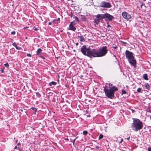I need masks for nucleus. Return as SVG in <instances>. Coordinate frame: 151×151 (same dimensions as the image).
<instances>
[{"label": "nucleus", "mask_w": 151, "mask_h": 151, "mask_svg": "<svg viewBox=\"0 0 151 151\" xmlns=\"http://www.w3.org/2000/svg\"><path fill=\"white\" fill-rule=\"evenodd\" d=\"M15 33H16L14 31H13L12 32H11V34L12 35H14L15 34Z\"/></svg>", "instance_id": "nucleus-24"}, {"label": "nucleus", "mask_w": 151, "mask_h": 151, "mask_svg": "<svg viewBox=\"0 0 151 151\" xmlns=\"http://www.w3.org/2000/svg\"><path fill=\"white\" fill-rule=\"evenodd\" d=\"M107 86L104 87V91L106 96L109 98L112 99L114 97V93L118 90V89L115 86L109 87V89L107 88Z\"/></svg>", "instance_id": "nucleus-3"}, {"label": "nucleus", "mask_w": 151, "mask_h": 151, "mask_svg": "<svg viewBox=\"0 0 151 151\" xmlns=\"http://www.w3.org/2000/svg\"><path fill=\"white\" fill-rule=\"evenodd\" d=\"M132 119L133 122L131 127L133 131L137 132L142 128L143 124L142 122L138 119L132 118Z\"/></svg>", "instance_id": "nucleus-2"}, {"label": "nucleus", "mask_w": 151, "mask_h": 151, "mask_svg": "<svg viewBox=\"0 0 151 151\" xmlns=\"http://www.w3.org/2000/svg\"><path fill=\"white\" fill-rule=\"evenodd\" d=\"M73 18L75 19V20L77 22H79V19L78 17L76 16L73 17Z\"/></svg>", "instance_id": "nucleus-17"}, {"label": "nucleus", "mask_w": 151, "mask_h": 151, "mask_svg": "<svg viewBox=\"0 0 151 151\" xmlns=\"http://www.w3.org/2000/svg\"><path fill=\"white\" fill-rule=\"evenodd\" d=\"M77 138V137H76V138L74 139L73 141V144L74 145V144L75 141L76 139Z\"/></svg>", "instance_id": "nucleus-29"}, {"label": "nucleus", "mask_w": 151, "mask_h": 151, "mask_svg": "<svg viewBox=\"0 0 151 151\" xmlns=\"http://www.w3.org/2000/svg\"><path fill=\"white\" fill-rule=\"evenodd\" d=\"M123 141V139H121L119 143H122V142Z\"/></svg>", "instance_id": "nucleus-34"}, {"label": "nucleus", "mask_w": 151, "mask_h": 151, "mask_svg": "<svg viewBox=\"0 0 151 151\" xmlns=\"http://www.w3.org/2000/svg\"><path fill=\"white\" fill-rule=\"evenodd\" d=\"M143 5V3H141V5H140V7L142 8V6Z\"/></svg>", "instance_id": "nucleus-26"}, {"label": "nucleus", "mask_w": 151, "mask_h": 151, "mask_svg": "<svg viewBox=\"0 0 151 151\" xmlns=\"http://www.w3.org/2000/svg\"><path fill=\"white\" fill-rule=\"evenodd\" d=\"M4 65L6 68H8L9 66V65L8 63L5 64Z\"/></svg>", "instance_id": "nucleus-22"}, {"label": "nucleus", "mask_w": 151, "mask_h": 151, "mask_svg": "<svg viewBox=\"0 0 151 151\" xmlns=\"http://www.w3.org/2000/svg\"><path fill=\"white\" fill-rule=\"evenodd\" d=\"M0 71L1 73H3L4 72V70L3 69H1Z\"/></svg>", "instance_id": "nucleus-28"}, {"label": "nucleus", "mask_w": 151, "mask_h": 151, "mask_svg": "<svg viewBox=\"0 0 151 151\" xmlns=\"http://www.w3.org/2000/svg\"><path fill=\"white\" fill-rule=\"evenodd\" d=\"M109 85L111 86H112V84H109Z\"/></svg>", "instance_id": "nucleus-48"}, {"label": "nucleus", "mask_w": 151, "mask_h": 151, "mask_svg": "<svg viewBox=\"0 0 151 151\" xmlns=\"http://www.w3.org/2000/svg\"><path fill=\"white\" fill-rule=\"evenodd\" d=\"M81 51L83 55L90 58L99 57L105 55L107 53L108 50L107 47L106 46L100 48L97 50L95 49H91L90 47L87 48L86 46L83 45L81 47Z\"/></svg>", "instance_id": "nucleus-1"}, {"label": "nucleus", "mask_w": 151, "mask_h": 151, "mask_svg": "<svg viewBox=\"0 0 151 151\" xmlns=\"http://www.w3.org/2000/svg\"><path fill=\"white\" fill-rule=\"evenodd\" d=\"M20 109V111H21L22 112L23 111V109H22V108H21Z\"/></svg>", "instance_id": "nucleus-36"}, {"label": "nucleus", "mask_w": 151, "mask_h": 151, "mask_svg": "<svg viewBox=\"0 0 151 151\" xmlns=\"http://www.w3.org/2000/svg\"><path fill=\"white\" fill-rule=\"evenodd\" d=\"M33 29L35 31H37L38 29L36 28L35 27H34V28H33Z\"/></svg>", "instance_id": "nucleus-27"}, {"label": "nucleus", "mask_w": 151, "mask_h": 151, "mask_svg": "<svg viewBox=\"0 0 151 151\" xmlns=\"http://www.w3.org/2000/svg\"><path fill=\"white\" fill-rule=\"evenodd\" d=\"M113 47L115 49H116L117 48V47L116 46H113Z\"/></svg>", "instance_id": "nucleus-33"}, {"label": "nucleus", "mask_w": 151, "mask_h": 151, "mask_svg": "<svg viewBox=\"0 0 151 151\" xmlns=\"http://www.w3.org/2000/svg\"><path fill=\"white\" fill-rule=\"evenodd\" d=\"M87 116H89L88 115Z\"/></svg>", "instance_id": "nucleus-55"}, {"label": "nucleus", "mask_w": 151, "mask_h": 151, "mask_svg": "<svg viewBox=\"0 0 151 151\" xmlns=\"http://www.w3.org/2000/svg\"><path fill=\"white\" fill-rule=\"evenodd\" d=\"M42 58H43V59H45V58H44V57L42 56H41L40 57Z\"/></svg>", "instance_id": "nucleus-40"}, {"label": "nucleus", "mask_w": 151, "mask_h": 151, "mask_svg": "<svg viewBox=\"0 0 151 151\" xmlns=\"http://www.w3.org/2000/svg\"><path fill=\"white\" fill-rule=\"evenodd\" d=\"M65 139V140H69L68 138H66Z\"/></svg>", "instance_id": "nucleus-46"}, {"label": "nucleus", "mask_w": 151, "mask_h": 151, "mask_svg": "<svg viewBox=\"0 0 151 151\" xmlns=\"http://www.w3.org/2000/svg\"><path fill=\"white\" fill-rule=\"evenodd\" d=\"M12 45L15 47L17 49L19 50L20 49V47H18L16 44V43L14 42L12 44Z\"/></svg>", "instance_id": "nucleus-14"}, {"label": "nucleus", "mask_w": 151, "mask_h": 151, "mask_svg": "<svg viewBox=\"0 0 151 151\" xmlns=\"http://www.w3.org/2000/svg\"><path fill=\"white\" fill-rule=\"evenodd\" d=\"M107 27H111V26L110 25H109V24H108V25H107Z\"/></svg>", "instance_id": "nucleus-42"}, {"label": "nucleus", "mask_w": 151, "mask_h": 151, "mask_svg": "<svg viewBox=\"0 0 151 151\" xmlns=\"http://www.w3.org/2000/svg\"><path fill=\"white\" fill-rule=\"evenodd\" d=\"M137 91L139 93V92H142L141 91H142V88H138L137 90Z\"/></svg>", "instance_id": "nucleus-18"}, {"label": "nucleus", "mask_w": 151, "mask_h": 151, "mask_svg": "<svg viewBox=\"0 0 151 151\" xmlns=\"http://www.w3.org/2000/svg\"><path fill=\"white\" fill-rule=\"evenodd\" d=\"M27 56L29 57H31V55L30 54H29V53H27Z\"/></svg>", "instance_id": "nucleus-25"}, {"label": "nucleus", "mask_w": 151, "mask_h": 151, "mask_svg": "<svg viewBox=\"0 0 151 151\" xmlns=\"http://www.w3.org/2000/svg\"><path fill=\"white\" fill-rule=\"evenodd\" d=\"M148 151H151V147L148 148Z\"/></svg>", "instance_id": "nucleus-30"}, {"label": "nucleus", "mask_w": 151, "mask_h": 151, "mask_svg": "<svg viewBox=\"0 0 151 151\" xmlns=\"http://www.w3.org/2000/svg\"><path fill=\"white\" fill-rule=\"evenodd\" d=\"M124 43L125 44H127V43L126 42H124Z\"/></svg>", "instance_id": "nucleus-50"}, {"label": "nucleus", "mask_w": 151, "mask_h": 151, "mask_svg": "<svg viewBox=\"0 0 151 151\" xmlns=\"http://www.w3.org/2000/svg\"><path fill=\"white\" fill-rule=\"evenodd\" d=\"M122 94H126V93H127L126 91L125 90H122Z\"/></svg>", "instance_id": "nucleus-23"}, {"label": "nucleus", "mask_w": 151, "mask_h": 151, "mask_svg": "<svg viewBox=\"0 0 151 151\" xmlns=\"http://www.w3.org/2000/svg\"><path fill=\"white\" fill-rule=\"evenodd\" d=\"M52 24V23L51 22H49L48 23V24L49 25H51Z\"/></svg>", "instance_id": "nucleus-38"}, {"label": "nucleus", "mask_w": 151, "mask_h": 151, "mask_svg": "<svg viewBox=\"0 0 151 151\" xmlns=\"http://www.w3.org/2000/svg\"><path fill=\"white\" fill-rule=\"evenodd\" d=\"M73 22H70L69 26V29L70 30H72L73 31H75L76 30V29L72 24Z\"/></svg>", "instance_id": "nucleus-9"}, {"label": "nucleus", "mask_w": 151, "mask_h": 151, "mask_svg": "<svg viewBox=\"0 0 151 151\" xmlns=\"http://www.w3.org/2000/svg\"><path fill=\"white\" fill-rule=\"evenodd\" d=\"M122 15L124 18L127 19V20H129L131 18L130 15L127 13L126 12H122Z\"/></svg>", "instance_id": "nucleus-8"}, {"label": "nucleus", "mask_w": 151, "mask_h": 151, "mask_svg": "<svg viewBox=\"0 0 151 151\" xmlns=\"http://www.w3.org/2000/svg\"><path fill=\"white\" fill-rule=\"evenodd\" d=\"M143 78L144 79H145V80H148V77H147V74H145L143 75Z\"/></svg>", "instance_id": "nucleus-15"}, {"label": "nucleus", "mask_w": 151, "mask_h": 151, "mask_svg": "<svg viewBox=\"0 0 151 151\" xmlns=\"http://www.w3.org/2000/svg\"><path fill=\"white\" fill-rule=\"evenodd\" d=\"M60 18H58L57 19H56V20H54V21L56 20V21H60Z\"/></svg>", "instance_id": "nucleus-31"}, {"label": "nucleus", "mask_w": 151, "mask_h": 151, "mask_svg": "<svg viewBox=\"0 0 151 151\" xmlns=\"http://www.w3.org/2000/svg\"><path fill=\"white\" fill-rule=\"evenodd\" d=\"M73 51L75 52V50H73Z\"/></svg>", "instance_id": "nucleus-51"}, {"label": "nucleus", "mask_w": 151, "mask_h": 151, "mask_svg": "<svg viewBox=\"0 0 151 151\" xmlns=\"http://www.w3.org/2000/svg\"><path fill=\"white\" fill-rule=\"evenodd\" d=\"M96 148H97V147H98L96 146Z\"/></svg>", "instance_id": "nucleus-53"}, {"label": "nucleus", "mask_w": 151, "mask_h": 151, "mask_svg": "<svg viewBox=\"0 0 151 151\" xmlns=\"http://www.w3.org/2000/svg\"><path fill=\"white\" fill-rule=\"evenodd\" d=\"M31 109L35 111L34 114H36V113L37 111V109L35 107H32Z\"/></svg>", "instance_id": "nucleus-16"}, {"label": "nucleus", "mask_w": 151, "mask_h": 151, "mask_svg": "<svg viewBox=\"0 0 151 151\" xmlns=\"http://www.w3.org/2000/svg\"><path fill=\"white\" fill-rule=\"evenodd\" d=\"M150 16L151 17V15H150Z\"/></svg>", "instance_id": "nucleus-56"}, {"label": "nucleus", "mask_w": 151, "mask_h": 151, "mask_svg": "<svg viewBox=\"0 0 151 151\" xmlns=\"http://www.w3.org/2000/svg\"><path fill=\"white\" fill-rule=\"evenodd\" d=\"M56 84H57V82H55V81H52L51 82H50L49 83V86H51L52 85L54 86V85H56Z\"/></svg>", "instance_id": "nucleus-12"}, {"label": "nucleus", "mask_w": 151, "mask_h": 151, "mask_svg": "<svg viewBox=\"0 0 151 151\" xmlns=\"http://www.w3.org/2000/svg\"><path fill=\"white\" fill-rule=\"evenodd\" d=\"M125 56L129 63L134 68L136 67V61L133 56V54L129 50H126L125 52Z\"/></svg>", "instance_id": "nucleus-4"}, {"label": "nucleus", "mask_w": 151, "mask_h": 151, "mask_svg": "<svg viewBox=\"0 0 151 151\" xmlns=\"http://www.w3.org/2000/svg\"><path fill=\"white\" fill-rule=\"evenodd\" d=\"M76 45H78V42H77L76 43Z\"/></svg>", "instance_id": "nucleus-44"}, {"label": "nucleus", "mask_w": 151, "mask_h": 151, "mask_svg": "<svg viewBox=\"0 0 151 151\" xmlns=\"http://www.w3.org/2000/svg\"><path fill=\"white\" fill-rule=\"evenodd\" d=\"M95 17L96 19H95L94 22L96 24H98L99 22H102L103 19L101 14H97Z\"/></svg>", "instance_id": "nucleus-6"}, {"label": "nucleus", "mask_w": 151, "mask_h": 151, "mask_svg": "<svg viewBox=\"0 0 151 151\" xmlns=\"http://www.w3.org/2000/svg\"><path fill=\"white\" fill-rule=\"evenodd\" d=\"M17 150H19V151H21V149L19 147L17 148Z\"/></svg>", "instance_id": "nucleus-37"}, {"label": "nucleus", "mask_w": 151, "mask_h": 151, "mask_svg": "<svg viewBox=\"0 0 151 151\" xmlns=\"http://www.w3.org/2000/svg\"><path fill=\"white\" fill-rule=\"evenodd\" d=\"M17 148H18V147H17V146H16L14 147V149H17Z\"/></svg>", "instance_id": "nucleus-39"}, {"label": "nucleus", "mask_w": 151, "mask_h": 151, "mask_svg": "<svg viewBox=\"0 0 151 151\" xmlns=\"http://www.w3.org/2000/svg\"><path fill=\"white\" fill-rule=\"evenodd\" d=\"M83 133L84 135H86L88 134V132L86 130L83 131Z\"/></svg>", "instance_id": "nucleus-20"}, {"label": "nucleus", "mask_w": 151, "mask_h": 151, "mask_svg": "<svg viewBox=\"0 0 151 151\" xmlns=\"http://www.w3.org/2000/svg\"><path fill=\"white\" fill-rule=\"evenodd\" d=\"M26 39H27V37H26Z\"/></svg>", "instance_id": "nucleus-54"}, {"label": "nucleus", "mask_w": 151, "mask_h": 151, "mask_svg": "<svg viewBox=\"0 0 151 151\" xmlns=\"http://www.w3.org/2000/svg\"><path fill=\"white\" fill-rule=\"evenodd\" d=\"M36 95L37 96L40 97L41 96V95L38 92L36 93Z\"/></svg>", "instance_id": "nucleus-21"}, {"label": "nucleus", "mask_w": 151, "mask_h": 151, "mask_svg": "<svg viewBox=\"0 0 151 151\" xmlns=\"http://www.w3.org/2000/svg\"><path fill=\"white\" fill-rule=\"evenodd\" d=\"M90 1V2H91V1L92 2V1H93V0H90V1Z\"/></svg>", "instance_id": "nucleus-47"}, {"label": "nucleus", "mask_w": 151, "mask_h": 151, "mask_svg": "<svg viewBox=\"0 0 151 151\" xmlns=\"http://www.w3.org/2000/svg\"><path fill=\"white\" fill-rule=\"evenodd\" d=\"M80 36H78V38L82 42L85 41V40L83 36H82L81 35H80Z\"/></svg>", "instance_id": "nucleus-10"}, {"label": "nucleus", "mask_w": 151, "mask_h": 151, "mask_svg": "<svg viewBox=\"0 0 151 151\" xmlns=\"http://www.w3.org/2000/svg\"><path fill=\"white\" fill-rule=\"evenodd\" d=\"M103 137V135L102 134H100L99 137V139H100Z\"/></svg>", "instance_id": "nucleus-19"}, {"label": "nucleus", "mask_w": 151, "mask_h": 151, "mask_svg": "<svg viewBox=\"0 0 151 151\" xmlns=\"http://www.w3.org/2000/svg\"><path fill=\"white\" fill-rule=\"evenodd\" d=\"M83 75H81V77H80L81 78H82V77H83Z\"/></svg>", "instance_id": "nucleus-45"}, {"label": "nucleus", "mask_w": 151, "mask_h": 151, "mask_svg": "<svg viewBox=\"0 0 151 151\" xmlns=\"http://www.w3.org/2000/svg\"><path fill=\"white\" fill-rule=\"evenodd\" d=\"M131 110L132 113H134V110L133 109H131Z\"/></svg>", "instance_id": "nucleus-32"}, {"label": "nucleus", "mask_w": 151, "mask_h": 151, "mask_svg": "<svg viewBox=\"0 0 151 151\" xmlns=\"http://www.w3.org/2000/svg\"><path fill=\"white\" fill-rule=\"evenodd\" d=\"M150 112L151 113V109L150 110Z\"/></svg>", "instance_id": "nucleus-49"}, {"label": "nucleus", "mask_w": 151, "mask_h": 151, "mask_svg": "<svg viewBox=\"0 0 151 151\" xmlns=\"http://www.w3.org/2000/svg\"><path fill=\"white\" fill-rule=\"evenodd\" d=\"M102 18L103 19H105L106 21H111L114 18V17L110 15L107 13H105L104 14H101Z\"/></svg>", "instance_id": "nucleus-5"}, {"label": "nucleus", "mask_w": 151, "mask_h": 151, "mask_svg": "<svg viewBox=\"0 0 151 151\" xmlns=\"http://www.w3.org/2000/svg\"><path fill=\"white\" fill-rule=\"evenodd\" d=\"M20 145V143H18L17 145H18V146H19V145Z\"/></svg>", "instance_id": "nucleus-43"}, {"label": "nucleus", "mask_w": 151, "mask_h": 151, "mask_svg": "<svg viewBox=\"0 0 151 151\" xmlns=\"http://www.w3.org/2000/svg\"><path fill=\"white\" fill-rule=\"evenodd\" d=\"M86 113L87 114H89V112L87 111H86Z\"/></svg>", "instance_id": "nucleus-35"}, {"label": "nucleus", "mask_w": 151, "mask_h": 151, "mask_svg": "<svg viewBox=\"0 0 151 151\" xmlns=\"http://www.w3.org/2000/svg\"><path fill=\"white\" fill-rule=\"evenodd\" d=\"M150 119H151V115L150 116Z\"/></svg>", "instance_id": "nucleus-52"}, {"label": "nucleus", "mask_w": 151, "mask_h": 151, "mask_svg": "<svg viewBox=\"0 0 151 151\" xmlns=\"http://www.w3.org/2000/svg\"><path fill=\"white\" fill-rule=\"evenodd\" d=\"M111 6V4L108 2H106L105 1H103L101 2V5L99 6L100 7L104 8H110Z\"/></svg>", "instance_id": "nucleus-7"}, {"label": "nucleus", "mask_w": 151, "mask_h": 151, "mask_svg": "<svg viewBox=\"0 0 151 151\" xmlns=\"http://www.w3.org/2000/svg\"><path fill=\"white\" fill-rule=\"evenodd\" d=\"M145 88L148 90H149L150 89V86L148 83H145Z\"/></svg>", "instance_id": "nucleus-13"}, {"label": "nucleus", "mask_w": 151, "mask_h": 151, "mask_svg": "<svg viewBox=\"0 0 151 151\" xmlns=\"http://www.w3.org/2000/svg\"><path fill=\"white\" fill-rule=\"evenodd\" d=\"M42 50L41 48H39L37 51V55H39L41 53Z\"/></svg>", "instance_id": "nucleus-11"}, {"label": "nucleus", "mask_w": 151, "mask_h": 151, "mask_svg": "<svg viewBox=\"0 0 151 151\" xmlns=\"http://www.w3.org/2000/svg\"><path fill=\"white\" fill-rule=\"evenodd\" d=\"M129 138H130V137H128L127 138V140H128L129 139Z\"/></svg>", "instance_id": "nucleus-41"}]
</instances>
